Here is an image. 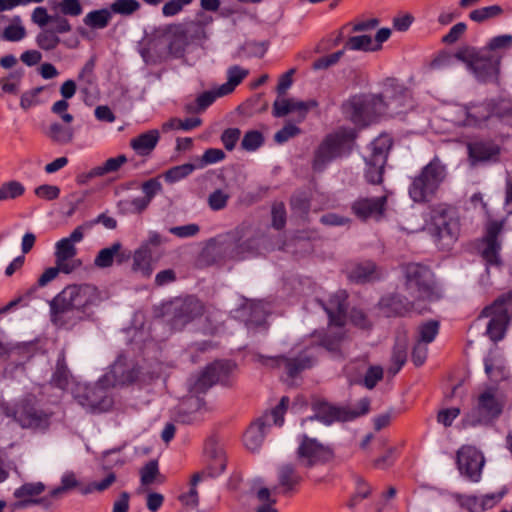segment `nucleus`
Segmentation results:
<instances>
[{
	"label": "nucleus",
	"mask_w": 512,
	"mask_h": 512,
	"mask_svg": "<svg viewBox=\"0 0 512 512\" xmlns=\"http://www.w3.org/2000/svg\"><path fill=\"white\" fill-rule=\"evenodd\" d=\"M202 36H204V28L198 21L191 20L171 24L163 30L162 35L157 40L159 44L165 46V55L154 57L150 50H143L141 55L147 64L161 63L167 57L180 59L184 57L189 44L194 40H199Z\"/></svg>",
	"instance_id": "1"
},
{
	"label": "nucleus",
	"mask_w": 512,
	"mask_h": 512,
	"mask_svg": "<svg viewBox=\"0 0 512 512\" xmlns=\"http://www.w3.org/2000/svg\"><path fill=\"white\" fill-rule=\"evenodd\" d=\"M343 339V334L325 335L320 343H313L301 350L295 357L284 355L276 357H261V363L271 368L284 367L289 378L294 379L300 373L314 367L325 348L329 352H338Z\"/></svg>",
	"instance_id": "2"
},
{
	"label": "nucleus",
	"mask_w": 512,
	"mask_h": 512,
	"mask_svg": "<svg viewBox=\"0 0 512 512\" xmlns=\"http://www.w3.org/2000/svg\"><path fill=\"white\" fill-rule=\"evenodd\" d=\"M97 290L89 284L69 285L50 301L51 321L56 326L67 324L66 316L74 310L83 311L94 304Z\"/></svg>",
	"instance_id": "3"
},
{
	"label": "nucleus",
	"mask_w": 512,
	"mask_h": 512,
	"mask_svg": "<svg viewBox=\"0 0 512 512\" xmlns=\"http://www.w3.org/2000/svg\"><path fill=\"white\" fill-rule=\"evenodd\" d=\"M447 167L435 156L428 164L411 177L408 194L415 203L430 202L447 177Z\"/></svg>",
	"instance_id": "4"
},
{
	"label": "nucleus",
	"mask_w": 512,
	"mask_h": 512,
	"mask_svg": "<svg viewBox=\"0 0 512 512\" xmlns=\"http://www.w3.org/2000/svg\"><path fill=\"white\" fill-rule=\"evenodd\" d=\"M405 289L415 301H432L438 298L432 270L420 263L402 266Z\"/></svg>",
	"instance_id": "5"
},
{
	"label": "nucleus",
	"mask_w": 512,
	"mask_h": 512,
	"mask_svg": "<svg viewBox=\"0 0 512 512\" xmlns=\"http://www.w3.org/2000/svg\"><path fill=\"white\" fill-rule=\"evenodd\" d=\"M342 113L356 125H368L385 113V100L379 95H354L342 104Z\"/></svg>",
	"instance_id": "6"
},
{
	"label": "nucleus",
	"mask_w": 512,
	"mask_h": 512,
	"mask_svg": "<svg viewBox=\"0 0 512 512\" xmlns=\"http://www.w3.org/2000/svg\"><path fill=\"white\" fill-rule=\"evenodd\" d=\"M512 310V290L497 297L493 303L486 306L479 317L490 318L486 333L493 342L502 340L510 323Z\"/></svg>",
	"instance_id": "7"
},
{
	"label": "nucleus",
	"mask_w": 512,
	"mask_h": 512,
	"mask_svg": "<svg viewBox=\"0 0 512 512\" xmlns=\"http://www.w3.org/2000/svg\"><path fill=\"white\" fill-rule=\"evenodd\" d=\"M289 401L287 396H283L275 408L266 412L249 426L243 436V442L247 449L256 451L261 447L264 442L267 427H270L272 424L277 426L283 425L284 414L289 405Z\"/></svg>",
	"instance_id": "8"
},
{
	"label": "nucleus",
	"mask_w": 512,
	"mask_h": 512,
	"mask_svg": "<svg viewBox=\"0 0 512 512\" xmlns=\"http://www.w3.org/2000/svg\"><path fill=\"white\" fill-rule=\"evenodd\" d=\"M434 237L443 248L454 244L460 234V222L455 210L447 204H438L431 210Z\"/></svg>",
	"instance_id": "9"
},
{
	"label": "nucleus",
	"mask_w": 512,
	"mask_h": 512,
	"mask_svg": "<svg viewBox=\"0 0 512 512\" xmlns=\"http://www.w3.org/2000/svg\"><path fill=\"white\" fill-rule=\"evenodd\" d=\"M370 405L371 401L367 397L360 399L353 408L336 406L328 402L319 401L313 405L315 414L310 419L315 418L325 425H331L334 422L352 421L368 414Z\"/></svg>",
	"instance_id": "10"
},
{
	"label": "nucleus",
	"mask_w": 512,
	"mask_h": 512,
	"mask_svg": "<svg viewBox=\"0 0 512 512\" xmlns=\"http://www.w3.org/2000/svg\"><path fill=\"white\" fill-rule=\"evenodd\" d=\"M495 388H487L477 399V404L463 418V425L475 427L487 424L502 413V403L496 397Z\"/></svg>",
	"instance_id": "11"
},
{
	"label": "nucleus",
	"mask_w": 512,
	"mask_h": 512,
	"mask_svg": "<svg viewBox=\"0 0 512 512\" xmlns=\"http://www.w3.org/2000/svg\"><path fill=\"white\" fill-rule=\"evenodd\" d=\"M8 416L25 429H46L50 425L52 412L39 408L34 398L22 399Z\"/></svg>",
	"instance_id": "12"
},
{
	"label": "nucleus",
	"mask_w": 512,
	"mask_h": 512,
	"mask_svg": "<svg viewBox=\"0 0 512 512\" xmlns=\"http://www.w3.org/2000/svg\"><path fill=\"white\" fill-rule=\"evenodd\" d=\"M354 137L353 130H339L334 134L326 136L315 152L314 170H323L329 162L339 157L343 152L344 146L351 142Z\"/></svg>",
	"instance_id": "13"
},
{
	"label": "nucleus",
	"mask_w": 512,
	"mask_h": 512,
	"mask_svg": "<svg viewBox=\"0 0 512 512\" xmlns=\"http://www.w3.org/2000/svg\"><path fill=\"white\" fill-rule=\"evenodd\" d=\"M297 456L301 464L306 468H312L318 464H324L333 458V451L318 442L315 438L302 435Z\"/></svg>",
	"instance_id": "14"
},
{
	"label": "nucleus",
	"mask_w": 512,
	"mask_h": 512,
	"mask_svg": "<svg viewBox=\"0 0 512 512\" xmlns=\"http://www.w3.org/2000/svg\"><path fill=\"white\" fill-rule=\"evenodd\" d=\"M456 463L461 475L471 482H479L485 464L483 454L474 446L464 445L457 451Z\"/></svg>",
	"instance_id": "15"
},
{
	"label": "nucleus",
	"mask_w": 512,
	"mask_h": 512,
	"mask_svg": "<svg viewBox=\"0 0 512 512\" xmlns=\"http://www.w3.org/2000/svg\"><path fill=\"white\" fill-rule=\"evenodd\" d=\"M75 399L92 413L106 412L113 406V399L102 385H86L80 388Z\"/></svg>",
	"instance_id": "16"
},
{
	"label": "nucleus",
	"mask_w": 512,
	"mask_h": 512,
	"mask_svg": "<svg viewBox=\"0 0 512 512\" xmlns=\"http://www.w3.org/2000/svg\"><path fill=\"white\" fill-rule=\"evenodd\" d=\"M501 55H490L488 50H478L471 55L470 66L481 82H495L500 71Z\"/></svg>",
	"instance_id": "17"
},
{
	"label": "nucleus",
	"mask_w": 512,
	"mask_h": 512,
	"mask_svg": "<svg viewBox=\"0 0 512 512\" xmlns=\"http://www.w3.org/2000/svg\"><path fill=\"white\" fill-rule=\"evenodd\" d=\"M492 115L493 109L491 102L469 103L458 107L455 122L459 126L479 127Z\"/></svg>",
	"instance_id": "18"
},
{
	"label": "nucleus",
	"mask_w": 512,
	"mask_h": 512,
	"mask_svg": "<svg viewBox=\"0 0 512 512\" xmlns=\"http://www.w3.org/2000/svg\"><path fill=\"white\" fill-rule=\"evenodd\" d=\"M204 313L203 303L195 297H187L184 300L173 303V316L171 327L174 330H181L187 323L191 322Z\"/></svg>",
	"instance_id": "19"
},
{
	"label": "nucleus",
	"mask_w": 512,
	"mask_h": 512,
	"mask_svg": "<svg viewBox=\"0 0 512 512\" xmlns=\"http://www.w3.org/2000/svg\"><path fill=\"white\" fill-rule=\"evenodd\" d=\"M139 375L140 368L136 364L119 357L104 376V379L112 386H127L133 384Z\"/></svg>",
	"instance_id": "20"
},
{
	"label": "nucleus",
	"mask_w": 512,
	"mask_h": 512,
	"mask_svg": "<svg viewBox=\"0 0 512 512\" xmlns=\"http://www.w3.org/2000/svg\"><path fill=\"white\" fill-rule=\"evenodd\" d=\"M387 204V197H359L351 204L352 214L361 221H367L370 218H380L383 216Z\"/></svg>",
	"instance_id": "21"
},
{
	"label": "nucleus",
	"mask_w": 512,
	"mask_h": 512,
	"mask_svg": "<svg viewBox=\"0 0 512 512\" xmlns=\"http://www.w3.org/2000/svg\"><path fill=\"white\" fill-rule=\"evenodd\" d=\"M502 224L500 222H491L486 229L483 242L485 247L481 252L482 258L485 260L487 266L499 267L502 264L499 252L501 250V243L498 236L501 233Z\"/></svg>",
	"instance_id": "22"
},
{
	"label": "nucleus",
	"mask_w": 512,
	"mask_h": 512,
	"mask_svg": "<svg viewBox=\"0 0 512 512\" xmlns=\"http://www.w3.org/2000/svg\"><path fill=\"white\" fill-rule=\"evenodd\" d=\"M417 302L414 299L409 300L406 296L399 293H393L382 297L379 306L383 313L388 316H406L412 311L422 313V309L417 307Z\"/></svg>",
	"instance_id": "23"
},
{
	"label": "nucleus",
	"mask_w": 512,
	"mask_h": 512,
	"mask_svg": "<svg viewBox=\"0 0 512 512\" xmlns=\"http://www.w3.org/2000/svg\"><path fill=\"white\" fill-rule=\"evenodd\" d=\"M318 106V102L315 99H310L307 101H298L295 99H277L273 103V115L275 117H284L289 113L296 112L297 113V122H302L309 110L316 108Z\"/></svg>",
	"instance_id": "24"
},
{
	"label": "nucleus",
	"mask_w": 512,
	"mask_h": 512,
	"mask_svg": "<svg viewBox=\"0 0 512 512\" xmlns=\"http://www.w3.org/2000/svg\"><path fill=\"white\" fill-rule=\"evenodd\" d=\"M347 298V293L340 290L331 295L326 303H323V308L328 315L330 325L337 327L345 325L348 309Z\"/></svg>",
	"instance_id": "25"
},
{
	"label": "nucleus",
	"mask_w": 512,
	"mask_h": 512,
	"mask_svg": "<svg viewBox=\"0 0 512 512\" xmlns=\"http://www.w3.org/2000/svg\"><path fill=\"white\" fill-rule=\"evenodd\" d=\"M55 249L56 265L60 266L62 273L70 274L82 265L79 259H75L77 248L70 240L62 238Z\"/></svg>",
	"instance_id": "26"
},
{
	"label": "nucleus",
	"mask_w": 512,
	"mask_h": 512,
	"mask_svg": "<svg viewBox=\"0 0 512 512\" xmlns=\"http://www.w3.org/2000/svg\"><path fill=\"white\" fill-rule=\"evenodd\" d=\"M278 486L273 490L283 495H292L298 491L303 477L293 464H282L277 469Z\"/></svg>",
	"instance_id": "27"
},
{
	"label": "nucleus",
	"mask_w": 512,
	"mask_h": 512,
	"mask_svg": "<svg viewBox=\"0 0 512 512\" xmlns=\"http://www.w3.org/2000/svg\"><path fill=\"white\" fill-rule=\"evenodd\" d=\"M227 367L222 362H214L208 365L191 387L193 393H205L210 387L216 384L222 377L226 376Z\"/></svg>",
	"instance_id": "28"
},
{
	"label": "nucleus",
	"mask_w": 512,
	"mask_h": 512,
	"mask_svg": "<svg viewBox=\"0 0 512 512\" xmlns=\"http://www.w3.org/2000/svg\"><path fill=\"white\" fill-rule=\"evenodd\" d=\"M469 160L472 165L497 161L500 147L492 141H474L467 145Z\"/></svg>",
	"instance_id": "29"
},
{
	"label": "nucleus",
	"mask_w": 512,
	"mask_h": 512,
	"mask_svg": "<svg viewBox=\"0 0 512 512\" xmlns=\"http://www.w3.org/2000/svg\"><path fill=\"white\" fill-rule=\"evenodd\" d=\"M207 453L210 455V460L204 470L197 472L192 476L190 481L192 486H197L203 478H214L219 476L226 468V456L222 451L213 449L211 451L207 450Z\"/></svg>",
	"instance_id": "30"
},
{
	"label": "nucleus",
	"mask_w": 512,
	"mask_h": 512,
	"mask_svg": "<svg viewBox=\"0 0 512 512\" xmlns=\"http://www.w3.org/2000/svg\"><path fill=\"white\" fill-rule=\"evenodd\" d=\"M131 270L143 278H150L154 271L152 250L147 245H140L133 252Z\"/></svg>",
	"instance_id": "31"
},
{
	"label": "nucleus",
	"mask_w": 512,
	"mask_h": 512,
	"mask_svg": "<svg viewBox=\"0 0 512 512\" xmlns=\"http://www.w3.org/2000/svg\"><path fill=\"white\" fill-rule=\"evenodd\" d=\"M44 490L45 486L42 482L25 483L14 491V496L24 502L38 503L43 505L45 508H49L51 506L49 498L43 497L38 500H33V497L40 495Z\"/></svg>",
	"instance_id": "32"
},
{
	"label": "nucleus",
	"mask_w": 512,
	"mask_h": 512,
	"mask_svg": "<svg viewBox=\"0 0 512 512\" xmlns=\"http://www.w3.org/2000/svg\"><path fill=\"white\" fill-rule=\"evenodd\" d=\"M127 162V158L125 155H119L117 157L107 159L102 165L94 167L91 169L84 177H79L76 179L78 184H86L91 178L104 176L108 173L116 172L120 169V167Z\"/></svg>",
	"instance_id": "33"
},
{
	"label": "nucleus",
	"mask_w": 512,
	"mask_h": 512,
	"mask_svg": "<svg viewBox=\"0 0 512 512\" xmlns=\"http://www.w3.org/2000/svg\"><path fill=\"white\" fill-rule=\"evenodd\" d=\"M393 144L392 138L389 135H380L370 144L371 153L368 158L375 161L376 166H385L389 150Z\"/></svg>",
	"instance_id": "34"
},
{
	"label": "nucleus",
	"mask_w": 512,
	"mask_h": 512,
	"mask_svg": "<svg viewBox=\"0 0 512 512\" xmlns=\"http://www.w3.org/2000/svg\"><path fill=\"white\" fill-rule=\"evenodd\" d=\"M393 144L392 138L389 135H380L370 144L371 153L368 158L375 161L376 166H385L389 150Z\"/></svg>",
	"instance_id": "35"
},
{
	"label": "nucleus",
	"mask_w": 512,
	"mask_h": 512,
	"mask_svg": "<svg viewBox=\"0 0 512 512\" xmlns=\"http://www.w3.org/2000/svg\"><path fill=\"white\" fill-rule=\"evenodd\" d=\"M393 144L392 138L389 135H380L370 144L371 153L368 158L375 161L376 166H385L389 150Z\"/></svg>",
	"instance_id": "36"
},
{
	"label": "nucleus",
	"mask_w": 512,
	"mask_h": 512,
	"mask_svg": "<svg viewBox=\"0 0 512 512\" xmlns=\"http://www.w3.org/2000/svg\"><path fill=\"white\" fill-rule=\"evenodd\" d=\"M160 138L158 130H149L132 138L130 146L139 155H148L156 147Z\"/></svg>",
	"instance_id": "37"
},
{
	"label": "nucleus",
	"mask_w": 512,
	"mask_h": 512,
	"mask_svg": "<svg viewBox=\"0 0 512 512\" xmlns=\"http://www.w3.org/2000/svg\"><path fill=\"white\" fill-rule=\"evenodd\" d=\"M344 51H364L375 52L380 50L379 44H374L370 35H354L349 34L343 45Z\"/></svg>",
	"instance_id": "38"
},
{
	"label": "nucleus",
	"mask_w": 512,
	"mask_h": 512,
	"mask_svg": "<svg viewBox=\"0 0 512 512\" xmlns=\"http://www.w3.org/2000/svg\"><path fill=\"white\" fill-rule=\"evenodd\" d=\"M381 277L376 264L371 261H365L357 264L350 273V279L357 283H366L377 280Z\"/></svg>",
	"instance_id": "39"
},
{
	"label": "nucleus",
	"mask_w": 512,
	"mask_h": 512,
	"mask_svg": "<svg viewBox=\"0 0 512 512\" xmlns=\"http://www.w3.org/2000/svg\"><path fill=\"white\" fill-rule=\"evenodd\" d=\"M238 312L244 318L247 327L260 326L266 319V312L261 302L244 305Z\"/></svg>",
	"instance_id": "40"
},
{
	"label": "nucleus",
	"mask_w": 512,
	"mask_h": 512,
	"mask_svg": "<svg viewBox=\"0 0 512 512\" xmlns=\"http://www.w3.org/2000/svg\"><path fill=\"white\" fill-rule=\"evenodd\" d=\"M71 373L67 367L65 352L58 355L55 371L51 378V384L59 389H66L69 385Z\"/></svg>",
	"instance_id": "41"
},
{
	"label": "nucleus",
	"mask_w": 512,
	"mask_h": 512,
	"mask_svg": "<svg viewBox=\"0 0 512 512\" xmlns=\"http://www.w3.org/2000/svg\"><path fill=\"white\" fill-rule=\"evenodd\" d=\"M382 96L385 100V112L389 110L391 112L400 113L404 108L410 106L409 91L402 87L392 96Z\"/></svg>",
	"instance_id": "42"
},
{
	"label": "nucleus",
	"mask_w": 512,
	"mask_h": 512,
	"mask_svg": "<svg viewBox=\"0 0 512 512\" xmlns=\"http://www.w3.org/2000/svg\"><path fill=\"white\" fill-rule=\"evenodd\" d=\"M384 371L379 365H371L367 368L363 377L350 378V383L364 386L366 389L372 390L379 381L383 379Z\"/></svg>",
	"instance_id": "43"
},
{
	"label": "nucleus",
	"mask_w": 512,
	"mask_h": 512,
	"mask_svg": "<svg viewBox=\"0 0 512 512\" xmlns=\"http://www.w3.org/2000/svg\"><path fill=\"white\" fill-rule=\"evenodd\" d=\"M111 13V10L106 8L93 10L83 18V22L92 29H104L111 21Z\"/></svg>",
	"instance_id": "44"
},
{
	"label": "nucleus",
	"mask_w": 512,
	"mask_h": 512,
	"mask_svg": "<svg viewBox=\"0 0 512 512\" xmlns=\"http://www.w3.org/2000/svg\"><path fill=\"white\" fill-rule=\"evenodd\" d=\"M49 138L57 144H68L74 138V130L69 126H64L58 122L52 123L48 131Z\"/></svg>",
	"instance_id": "45"
},
{
	"label": "nucleus",
	"mask_w": 512,
	"mask_h": 512,
	"mask_svg": "<svg viewBox=\"0 0 512 512\" xmlns=\"http://www.w3.org/2000/svg\"><path fill=\"white\" fill-rule=\"evenodd\" d=\"M1 36L2 40L10 42L21 41L26 36V29L21 24V19L19 16H15L12 23L9 21L7 24H5V28Z\"/></svg>",
	"instance_id": "46"
},
{
	"label": "nucleus",
	"mask_w": 512,
	"mask_h": 512,
	"mask_svg": "<svg viewBox=\"0 0 512 512\" xmlns=\"http://www.w3.org/2000/svg\"><path fill=\"white\" fill-rule=\"evenodd\" d=\"M407 359V346L405 341L397 340L392 351V366L389 368V373L396 375L406 363Z\"/></svg>",
	"instance_id": "47"
},
{
	"label": "nucleus",
	"mask_w": 512,
	"mask_h": 512,
	"mask_svg": "<svg viewBox=\"0 0 512 512\" xmlns=\"http://www.w3.org/2000/svg\"><path fill=\"white\" fill-rule=\"evenodd\" d=\"M25 186L16 180L4 182L0 186V201L15 200L24 195Z\"/></svg>",
	"instance_id": "48"
},
{
	"label": "nucleus",
	"mask_w": 512,
	"mask_h": 512,
	"mask_svg": "<svg viewBox=\"0 0 512 512\" xmlns=\"http://www.w3.org/2000/svg\"><path fill=\"white\" fill-rule=\"evenodd\" d=\"M256 499L260 503L255 507L254 512H278L275 507L277 499L272 496L271 490L262 487L256 492Z\"/></svg>",
	"instance_id": "49"
},
{
	"label": "nucleus",
	"mask_w": 512,
	"mask_h": 512,
	"mask_svg": "<svg viewBox=\"0 0 512 512\" xmlns=\"http://www.w3.org/2000/svg\"><path fill=\"white\" fill-rule=\"evenodd\" d=\"M23 78V71L16 70L0 79V86L4 93L17 95L20 91V84Z\"/></svg>",
	"instance_id": "50"
},
{
	"label": "nucleus",
	"mask_w": 512,
	"mask_h": 512,
	"mask_svg": "<svg viewBox=\"0 0 512 512\" xmlns=\"http://www.w3.org/2000/svg\"><path fill=\"white\" fill-rule=\"evenodd\" d=\"M197 168L198 167L196 164H191V163H185L182 165L174 166V167L168 169L164 173L165 181L168 183L178 182V181L188 177Z\"/></svg>",
	"instance_id": "51"
},
{
	"label": "nucleus",
	"mask_w": 512,
	"mask_h": 512,
	"mask_svg": "<svg viewBox=\"0 0 512 512\" xmlns=\"http://www.w3.org/2000/svg\"><path fill=\"white\" fill-rule=\"evenodd\" d=\"M120 249V242H114L110 247L101 249L94 259V265L98 268H108L113 265L115 254Z\"/></svg>",
	"instance_id": "52"
},
{
	"label": "nucleus",
	"mask_w": 512,
	"mask_h": 512,
	"mask_svg": "<svg viewBox=\"0 0 512 512\" xmlns=\"http://www.w3.org/2000/svg\"><path fill=\"white\" fill-rule=\"evenodd\" d=\"M503 13V9L499 5H492L475 9L469 13L470 20L476 23H482L488 19L500 16Z\"/></svg>",
	"instance_id": "53"
},
{
	"label": "nucleus",
	"mask_w": 512,
	"mask_h": 512,
	"mask_svg": "<svg viewBox=\"0 0 512 512\" xmlns=\"http://www.w3.org/2000/svg\"><path fill=\"white\" fill-rule=\"evenodd\" d=\"M512 47V35L504 34L490 39L482 50H488L490 55H501L500 50H506Z\"/></svg>",
	"instance_id": "54"
},
{
	"label": "nucleus",
	"mask_w": 512,
	"mask_h": 512,
	"mask_svg": "<svg viewBox=\"0 0 512 512\" xmlns=\"http://www.w3.org/2000/svg\"><path fill=\"white\" fill-rule=\"evenodd\" d=\"M60 43V38L51 29H45L36 36V44L45 51L55 49Z\"/></svg>",
	"instance_id": "55"
},
{
	"label": "nucleus",
	"mask_w": 512,
	"mask_h": 512,
	"mask_svg": "<svg viewBox=\"0 0 512 512\" xmlns=\"http://www.w3.org/2000/svg\"><path fill=\"white\" fill-rule=\"evenodd\" d=\"M419 332V342L429 344L438 335L439 332V322L436 320H429L423 324H421L418 328Z\"/></svg>",
	"instance_id": "56"
},
{
	"label": "nucleus",
	"mask_w": 512,
	"mask_h": 512,
	"mask_svg": "<svg viewBox=\"0 0 512 512\" xmlns=\"http://www.w3.org/2000/svg\"><path fill=\"white\" fill-rule=\"evenodd\" d=\"M140 3L137 0H117L110 5L111 12L129 16L138 11Z\"/></svg>",
	"instance_id": "57"
},
{
	"label": "nucleus",
	"mask_w": 512,
	"mask_h": 512,
	"mask_svg": "<svg viewBox=\"0 0 512 512\" xmlns=\"http://www.w3.org/2000/svg\"><path fill=\"white\" fill-rule=\"evenodd\" d=\"M365 178L367 182L373 185L381 184L383 181V173L385 166H376L375 161L371 158H366Z\"/></svg>",
	"instance_id": "58"
},
{
	"label": "nucleus",
	"mask_w": 512,
	"mask_h": 512,
	"mask_svg": "<svg viewBox=\"0 0 512 512\" xmlns=\"http://www.w3.org/2000/svg\"><path fill=\"white\" fill-rule=\"evenodd\" d=\"M356 484V491L347 503V507L351 510H353L362 500L366 499L371 493L369 485L362 479H357Z\"/></svg>",
	"instance_id": "59"
},
{
	"label": "nucleus",
	"mask_w": 512,
	"mask_h": 512,
	"mask_svg": "<svg viewBox=\"0 0 512 512\" xmlns=\"http://www.w3.org/2000/svg\"><path fill=\"white\" fill-rule=\"evenodd\" d=\"M264 143V137L257 130H250L245 133L241 146L246 151H255Z\"/></svg>",
	"instance_id": "60"
},
{
	"label": "nucleus",
	"mask_w": 512,
	"mask_h": 512,
	"mask_svg": "<svg viewBox=\"0 0 512 512\" xmlns=\"http://www.w3.org/2000/svg\"><path fill=\"white\" fill-rule=\"evenodd\" d=\"M44 89L45 86H39L22 93L20 97V107L23 110H28L31 107L38 105L40 103L39 95L44 91Z\"/></svg>",
	"instance_id": "61"
},
{
	"label": "nucleus",
	"mask_w": 512,
	"mask_h": 512,
	"mask_svg": "<svg viewBox=\"0 0 512 512\" xmlns=\"http://www.w3.org/2000/svg\"><path fill=\"white\" fill-rule=\"evenodd\" d=\"M225 156L226 155L223 150L218 148H209L204 151L202 157L198 160V164L196 165L199 169H202L207 165L222 161Z\"/></svg>",
	"instance_id": "62"
},
{
	"label": "nucleus",
	"mask_w": 512,
	"mask_h": 512,
	"mask_svg": "<svg viewBox=\"0 0 512 512\" xmlns=\"http://www.w3.org/2000/svg\"><path fill=\"white\" fill-rule=\"evenodd\" d=\"M290 204L293 212L301 216H306L310 211V200L304 193L293 195Z\"/></svg>",
	"instance_id": "63"
},
{
	"label": "nucleus",
	"mask_w": 512,
	"mask_h": 512,
	"mask_svg": "<svg viewBox=\"0 0 512 512\" xmlns=\"http://www.w3.org/2000/svg\"><path fill=\"white\" fill-rule=\"evenodd\" d=\"M272 215V226L281 230L285 227L286 224V208L283 202H276L272 205L271 209Z\"/></svg>",
	"instance_id": "64"
}]
</instances>
